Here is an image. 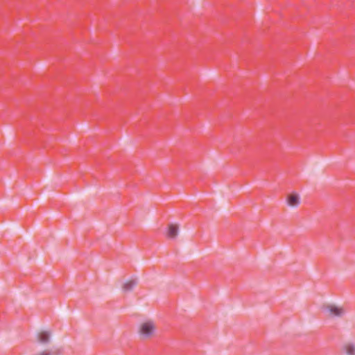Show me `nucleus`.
Wrapping results in <instances>:
<instances>
[{"instance_id":"nucleus-2","label":"nucleus","mask_w":355,"mask_h":355,"mask_svg":"<svg viewBox=\"0 0 355 355\" xmlns=\"http://www.w3.org/2000/svg\"><path fill=\"white\" fill-rule=\"evenodd\" d=\"M51 341V333L48 331H41L36 335L35 348L39 349L41 345H45Z\"/></svg>"},{"instance_id":"nucleus-4","label":"nucleus","mask_w":355,"mask_h":355,"mask_svg":"<svg viewBox=\"0 0 355 355\" xmlns=\"http://www.w3.org/2000/svg\"><path fill=\"white\" fill-rule=\"evenodd\" d=\"M300 196L297 193H292L286 198V203L289 207H297L300 205Z\"/></svg>"},{"instance_id":"nucleus-6","label":"nucleus","mask_w":355,"mask_h":355,"mask_svg":"<svg viewBox=\"0 0 355 355\" xmlns=\"http://www.w3.org/2000/svg\"><path fill=\"white\" fill-rule=\"evenodd\" d=\"M137 284L135 280H128L125 282L123 285V289L124 291H131Z\"/></svg>"},{"instance_id":"nucleus-8","label":"nucleus","mask_w":355,"mask_h":355,"mask_svg":"<svg viewBox=\"0 0 355 355\" xmlns=\"http://www.w3.org/2000/svg\"><path fill=\"white\" fill-rule=\"evenodd\" d=\"M54 354L49 351V350H44L42 352H40L37 354H35V355H53Z\"/></svg>"},{"instance_id":"nucleus-5","label":"nucleus","mask_w":355,"mask_h":355,"mask_svg":"<svg viewBox=\"0 0 355 355\" xmlns=\"http://www.w3.org/2000/svg\"><path fill=\"white\" fill-rule=\"evenodd\" d=\"M179 227L177 224H169L166 232V237L169 239H175L178 234Z\"/></svg>"},{"instance_id":"nucleus-3","label":"nucleus","mask_w":355,"mask_h":355,"mask_svg":"<svg viewBox=\"0 0 355 355\" xmlns=\"http://www.w3.org/2000/svg\"><path fill=\"white\" fill-rule=\"evenodd\" d=\"M327 315L330 317L341 316L345 313V310L340 307L335 305H329L326 309Z\"/></svg>"},{"instance_id":"nucleus-7","label":"nucleus","mask_w":355,"mask_h":355,"mask_svg":"<svg viewBox=\"0 0 355 355\" xmlns=\"http://www.w3.org/2000/svg\"><path fill=\"white\" fill-rule=\"evenodd\" d=\"M344 350L347 355L355 354V347L352 343H347L344 346Z\"/></svg>"},{"instance_id":"nucleus-1","label":"nucleus","mask_w":355,"mask_h":355,"mask_svg":"<svg viewBox=\"0 0 355 355\" xmlns=\"http://www.w3.org/2000/svg\"><path fill=\"white\" fill-rule=\"evenodd\" d=\"M156 331V326L152 320H146L141 323L139 327V334L144 339L153 336Z\"/></svg>"}]
</instances>
